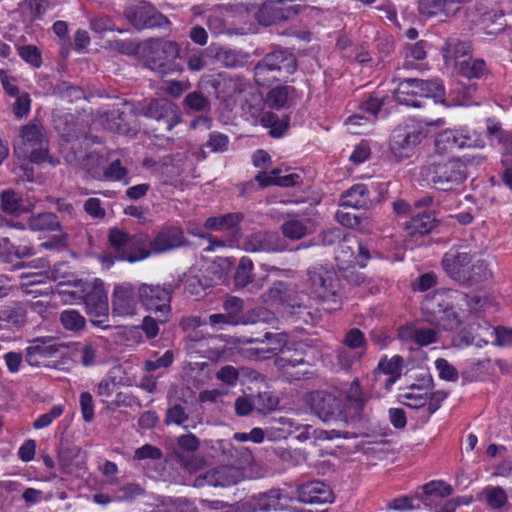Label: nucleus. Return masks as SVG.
<instances>
[{"instance_id":"59","label":"nucleus","mask_w":512,"mask_h":512,"mask_svg":"<svg viewBox=\"0 0 512 512\" xmlns=\"http://www.w3.org/2000/svg\"><path fill=\"white\" fill-rule=\"evenodd\" d=\"M127 169L121 165L119 160L111 162L108 167L102 169L101 180L120 181L127 176Z\"/></svg>"},{"instance_id":"51","label":"nucleus","mask_w":512,"mask_h":512,"mask_svg":"<svg viewBox=\"0 0 512 512\" xmlns=\"http://www.w3.org/2000/svg\"><path fill=\"white\" fill-rule=\"evenodd\" d=\"M224 99H235L247 88V83L240 77L226 78L220 84Z\"/></svg>"},{"instance_id":"11","label":"nucleus","mask_w":512,"mask_h":512,"mask_svg":"<svg viewBox=\"0 0 512 512\" xmlns=\"http://www.w3.org/2000/svg\"><path fill=\"white\" fill-rule=\"evenodd\" d=\"M109 243L116 253V258L130 263L141 261L149 256L141 238L130 236L120 229H111Z\"/></svg>"},{"instance_id":"6","label":"nucleus","mask_w":512,"mask_h":512,"mask_svg":"<svg viewBox=\"0 0 512 512\" xmlns=\"http://www.w3.org/2000/svg\"><path fill=\"white\" fill-rule=\"evenodd\" d=\"M179 286V280H173L162 285L143 283L138 287V294L144 308L154 313L161 324L168 321L171 314V297Z\"/></svg>"},{"instance_id":"32","label":"nucleus","mask_w":512,"mask_h":512,"mask_svg":"<svg viewBox=\"0 0 512 512\" xmlns=\"http://www.w3.org/2000/svg\"><path fill=\"white\" fill-rule=\"evenodd\" d=\"M341 206L354 209H366L371 204L367 186L362 183L354 184L346 190L340 199Z\"/></svg>"},{"instance_id":"54","label":"nucleus","mask_w":512,"mask_h":512,"mask_svg":"<svg viewBox=\"0 0 512 512\" xmlns=\"http://www.w3.org/2000/svg\"><path fill=\"white\" fill-rule=\"evenodd\" d=\"M282 232L285 237L291 240H298L307 234L308 229L302 221L291 219L283 223Z\"/></svg>"},{"instance_id":"46","label":"nucleus","mask_w":512,"mask_h":512,"mask_svg":"<svg viewBox=\"0 0 512 512\" xmlns=\"http://www.w3.org/2000/svg\"><path fill=\"white\" fill-rule=\"evenodd\" d=\"M261 123L270 129L273 137H281L289 127V118L286 115L278 118L274 113L267 112L262 116Z\"/></svg>"},{"instance_id":"64","label":"nucleus","mask_w":512,"mask_h":512,"mask_svg":"<svg viewBox=\"0 0 512 512\" xmlns=\"http://www.w3.org/2000/svg\"><path fill=\"white\" fill-rule=\"evenodd\" d=\"M491 334L494 336L493 344L499 347L512 346V329L499 326L492 329Z\"/></svg>"},{"instance_id":"5","label":"nucleus","mask_w":512,"mask_h":512,"mask_svg":"<svg viewBox=\"0 0 512 512\" xmlns=\"http://www.w3.org/2000/svg\"><path fill=\"white\" fill-rule=\"evenodd\" d=\"M296 70L294 55L285 50L268 53L254 68V78L259 86L279 81Z\"/></svg>"},{"instance_id":"35","label":"nucleus","mask_w":512,"mask_h":512,"mask_svg":"<svg viewBox=\"0 0 512 512\" xmlns=\"http://www.w3.org/2000/svg\"><path fill=\"white\" fill-rule=\"evenodd\" d=\"M427 43L420 40L414 44L406 45L402 51L403 63L402 67L406 70L418 69L417 61H422L427 56Z\"/></svg>"},{"instance_id":"41","label":"nucleus","mask_w":512,"mask_h":512,"mask_svg":"<svg viewBox=\"0 0 512 512\" xmlns=\"http://www.w3.org/2000/svg\"><path fill=\"white\" fill-rule=\"evenodd\" d=\"M28 226L35 232L56 231L60 229V222L55 214L47 212L31 216Z\"/></svg>"},{"instance_id":"24","label":"nucleus","mask_w":512,"mask_h":512,"mask_svg":"<svg viewBox=\"0 0 512 512\" xmlns=\"http://www.w3.org/2000/svg\"><path fill=\"white\" fill-rule=\"evenodd\" d=\"M292 500L293 498L285 490L271 489L254 498V507L264 512L281 511L287 509Z\"/></svg>"},{"instance_id":"60","label":"nucleus","mask_w":512,"mask_h":512,"mask_svg":"<svg viewBox=\"0 0 512 512\" xmlns=\"http://www.w3.org/2000/svg\"><path fill=\"white\" fill-rule=\"evenodd\" d=\"M64 412V406L61 404L54 405L47 413H44L36 418L33 423L34 429H43L52 424V422L60 417Z\"/></svg>"},{"instance_id":"22","label":"nucleus","mask_w":512,"mask_h":512,"mask_svg":"<svg viewBox=\"0 0 512 512\" xmlns=\"http://www.w3.org/2000/svg\"><path fill=\"white\" fill-rule=\"evenodd\" d=\"M297 497L300 502L307 504L332 503L334 500L330 487L318 480L298 486Z\"/></svg>"},{"instance_id":"29","label":"nucleus","mask_w":512,"mask_h":512,"mask_svg":"<svg viewBox=\"0 0 512 512\" xmlns=\"http://www.w3.org/2000/svg\"><path fill=\"white\" fill-rule=\"evenodd\" d=\"M395 101L400 105L419 108L424 106L419 94L418 79H405L394 90Z\"/></svg>"},{"instance_id":"44","label":"nucleus","mask_w":512,"mask_h":512,"mask_svg":"<svg viewBox=\"0 0 512 512\" xmlns=\"http://www.w3.org/2000/svg\"><path fill=\"white\" fill-rule=\"evenodd\" d=\"M455 69L459 74L467 78H479L486 71V65L482 59H468L458 60Z\"/></svg>"},{"instance_id":"37","label":"nucleus","mask_w":512,"mask_h":512,"mask_svg":"<svg viewBox=\"0 0 512 512\" xmlns=\"http://www.w3.org/2000/svg\"><path fill=\"white\" fill-rule=\"evenodd\" d=\"M460 129H448L439 133L435 140V147L438 153H448L462 149Z\"/></svg>"},{"instance_id":"1","label":"nucleus","mask_w":512,"mask_h":512,"mask_svg":"<svg viewBox=\"0 0 512 512\" xmlns=\"http://www.w3.org/2000/svg\"><path fill=\"white\" fill-rule=\"evenodd\" d=\"M463 305L469 312H481L489 307L490 302L478 295L468 297L456 290H438L425 296L421 310L430 324L443 330H455L463 322Z\"/></svg>"},{"instance_id":"27","label":"nucleus","mask_w":512,"mask_h":512,"mask_svg":"<svg viewBox=\"0 0 512 512\" xmlns=\"http://www.w3.org/2000/svg\"><path fill=\"white\" fill-rule=\"evenodd\" d=\"M265 301L281 302L283 306L289 309L290 314H296L299 317L309 315L310 312L302 304L298 303L295 299H288V287L283 282H276L265 293Z\"/></svg>"},{"instance_id":"49","label":"nucleus","mask_w":512,"mask_h":512,"mask_svg":"<svg viewBox=\"0 0 512 512\" xmlns=\"http://www.w3.org/2000/svg\"><path fill=\"white\" fill-rule=\"evenodd\" d=\"M62 326L69 331L78 332L85 327V318L74 309H66L60 314Z\"/></svg>"},{"instance_id":"10","label":"nucleus","mask_w":512,"mask_h":512,"mask_svg":"<svg viewBox=\"0 0 512 512\" xmlns=\"http://www.w3.org/2000/svg\"><path fill=\"white\" fill-rule=\"evenodd\" d=\"M400 401L403 405L412 408H425L428 415L435 413L446 399L444 391H432L429 383L425 385L412 384L400 393Z\"/></svg>"},{"instance_id":"48","label":"nucleus","mask_w":512,"mask_h":512,"mask_svg":"<svg viewBox=\"0 0 512 512\" xmlns=\"http://www.w3.org/2000/svg\"><path fill=\"white\" fill-rule=\"evenodd\" d=\"M487 132L492 140L503 144L507 152L512 154V132L504 131L498 122L491 119L487 121Z\"/></svg>"},{"instance_id":"25","label":"nucleus","mask_w":512,"mask_h":512,"mask_svg":"<svg viewBox=\"0 0 512 512\" xmlns=\"http://www.w3.org/2000/svg\"><path fill=\"white\" fill-rule=\"evenodd\" d=\"M66 160L75 167L86 171L92 178L101 180L104 159L99 154L72 151L66 155Z\"/></svg>"},{"instance_id":"31","label":"nucleus","mask_w":512,"mask_h":512,"mask_svg":"<svg viewBox=\"0 0 512 512\" xmlns=\"http://www.w3.org/2000/svg\"><path fill=\"white\" fill-rule=\"evenodd\" d=\"M184 242L183 232L178 227H167L162 229L152 242V248L157 253L181 246Z\"/></svg>"},{"instance_id":"63","label":"nucleus","mask_w":512,"mask_h":512,"mask_svg":"<svg viewBox=\"0 0 512 512\" xmlns=\"http://www.w3.org/2000/svg\"><path fill=\"white\" fill-rule=\"evenodd\" d=\"M362 357L363 355L355 351H347L344 348H340L336 351L337 363L344 370L350 369L355 363L359 362Z\"/></svg>"},{"instance_id":"38","label":"nucleus","mask_w":512,"mask_h":512,"mask_svg":"<svg viewBox=\"0 0 512 512\" xmlns=\"http://www.w3.org/2000/svg\"><path fill=\"white\" fill-rule=\"evenodd\" d=\"M243 220L240 212L228 213L221 216L209 217L205 221V228L214 231H230L235 229Z\"/></svg>"},{"instance_id":"61","label":"nucleus","mask_w":512,"mask_h":512,"mask_svg":"<svg viewBox=\"0 0 512 512\" xmlns=\"http://www.w3.org/2000/svg\"><path fill=\"white\" fill-rule=\"evenodd\" d=\"M461 131V146L462 148H483L485 146V137L476 131H470L466 128L460 129Z\"/></svg>"},{"instance_id":"16","label":"nucleus","mask_w":512,"mask_h":512,"mask_svg":"<svg viewBox=\"0 0 512 512\" xmlns=\"http://www.w3.org/2000/svg\"><path fill=\"white\" fill-rule=\"evenodd\" d=\"M382 105L383 99L377 96L363 101L359 106L360 113H356L346 119L345 125L347 130L352 134H365L369 132L376 114Z\"/></svg>"},{"instance_id":"34","label":"nucleus","mask_w":512,"mask_h":512,"mask_svg":"<svg viewBox=\"0 0 512 512\" xmlns=\"http://www.w3.org/2000/svg\"><path fill=\"white\" fill-rule=\"evenodd\" d=\"M295 89L292 86L279 85L272 88L266 96V103L274 109L287 107L295 97Z\"/></svg>"},{"instance_id":"12","label":"nucleus","mask_w":512,"mask_h":512,"mask_svg":"<svg viewBox=\"0 0 512 512\" xmlns=\"http://www.w3.org/2000/svg\"><path fill=\"white\" fill-rule=\"evenodd\" d=\"M423 137L422 131L414 126L398 127L393 131L390 150L398 160L410 158Z\"/></svg>"},{"instance_id":"15","label":"nucleus","mask_w":512,"mask_h":512,"mask_svg":"<svg viewBox=\"0 0 512 512\" xmlns=\"http://www.w3.org/2000/svg\"><path fill=\"white\" fill-rule=\"evenodd\" d=\"M127 20L137 29L163 27L168 19L145 1L129 6L125 12Z\"/></svg>"},{"instance_id":"40","label":"nucleus","mask_w":512,"mask_h":512,"mask_svg":"<svg viewBox=\"0 0 512 512\" xmlns=\"http://www.w3.org/2000/svg\"><path fill=\"white\" fill-rule=\"evenodd\" d=\"M491 272L482 260H472L469 269L462 275L459 283L463 285H475L488 280Z\"/></svg>"},{"instance_id":"8","label":"nucleus","mask_w":512,"mask_h":512,"mask_svg":"<svg viewBox=\"0 0 512 512\" xmlns=\"http://www.w3.org/2000/svg\"><path fill=\"white\" fill-rule=\"evenodd\" d=\"M312 293L324 302L334 304L329 309L335 310L340 307L339 280L334 268L330 265H315L308 269Z\"/></svg>"},{"instance_id":"45","label":"nucleus","mask_w":512,"mask_h":512,"mask_svg":"<svg viewBox=\"0 0 512 512\" xmlns=\"http://www.w3.org/2000/svg\"><path fill=\"white\" fill-rule=\"evenodd\" d=\"M102 124L106 129L120 134L129 132V128L124 122V113L119 109H112L105 112L102 116Z\"/></svg>"},{"instance_id":"50","label":"nucleus","mask_w":512,"mask_h":512,"mask_svg":"<svg viewBox=\"0 0 512 512\" xmlns=\"http://www.w3.org/2000/svg\"><path fill=\"white\" fill-rule=\"evenodd\" d=\"M402 366L403 358L399 355H394L390 359L382 358L377 365V371L391 376L393 378L392 382H394L395 379L400 377Z\"/></svg>"},{"instance_id":"43","label":"nucleus","mask_w":512,"mask_h":512,"mask_svg":"<svg viewBox=\"0 0 512 512\" xmlns=\"http://www.w3.org/2000/svg\"><path fill=\"white\" fill-rule=\"evenodd\" d=\"M342 344L344 347L355 351L360 355H365L367 351V340L365 334L359 328L349 329L343 339Z\"/></svg>"},{"instance_id":"21","label":"nucleus","mask_w":512,"mask_h":512,"mask_svg":"<svg viewBox=\"0 0 512 512\" xmlns=\"http://www.w3.org/2000/svg\"><path fill=\"white\" fill-rule=\"evenodd\" d=\"M474 258L465 248H450L443 256L442 267L454 281L459 282Z\"/></svg>"},{"instance_id":"39","label":"nucleus","mask_w":512,"mask_h":512,"mask_svg":"<svg viewBox=\"0 0 512 512\" xmlns=\"http://www.w3.org/2000/svg\"><path fill=\"white\" fill-rule=\"evenodd\" d=\"M471 45L466 41H458L455 43L447 42L443 48V58L447 65H454L462 59L470 58Z\"/></svg>"},{"instance_id":"52","label":"nucleus","mask_w":512,"mask_h":512,"mask_svg":"<svg viewBox=\"0 0 512 512\" xmlns=\"http://www.w3.org/2000/svg\"><path fill=\"white\" fill-rule=\"evenodd\" d=\"M422 489L425 496H434L437 498L448 497L453 492V488L450 484L440 480L430 481L423 485Z\"/></svg>"},{"instance_id":"23","label":"nucleus","mask_w":512,"mask_h":512,"mask_svg":"<svg viewBox=\"0 0 512 512\" xmlns=\"http://www.w3.org/2000/svg\"><path fill=\"white\" fill-rule=\"evenodd\" d=\"M398 339L407 345L415 344L417 346H428L438 341V332L433 328L406 325L398 329Z\"/></svg>"},{"instance_id":"42","label":"nucleus","mask_w":512,"mask_h":512,"mask_svg":"<svg viewBox=\"0 0 512 512\" xmlns=\"http://www.w3.org/2000/svg\"><path fill=\"white\" fill-rule=\"evenodd\" d=\"M419 94L424 99L432 98L435 103H443L445 89L440 80H418Z\"/></svg>"},{"instance_id":"17","label":"nucleus","mask_w":512,"mask_h":512,"mask_svg":"<svg viewBox=\"0 0 512 512\" xmlns=\"http://www.w3.org/2000/svg\"><path fill=\"white\" fill-rule=\"evenodd\" d=\"M25 361L32 367L48 366L46 360L55 357L63 347L53 337H35L28 341Z\"/></svg>"},{"instance_id":"55","label":"nucleus","mask_w":512,"mask_h":512,"mask_svg":"<svg viewBox=\"0 0 512 512\" xmlns=\"http://www.w3.org/2000/svg\"><path fill=\"white\" fill-rule=\"evenodd\" d=\"M230 139L226 134L220 132H212L204 147L213 153H223L229 148Z\"/></svg>"},{"instance_id":"9","label":"nucleus","mask_w":512,"mask_h":512,"mask_svg":"<svg viewBox=\"0 0 512 512\" xmlns=\"http://www.w3.org/2000/svg\"><path fill=\"white\" fill-rule=\"evenodd\" d=\"M311 411L323 422L348 424L349 417L342 408V401L326 391H313L306 397Z\"/></svg>"},{"instance_id":"2","label":"nucleus","mask_w":512,"mask_h":512,"mask_svg":"<svg viewBox=\"0 0 512 512\" xmlns=\"http://www.w3.org/2000/svg\"><path fill=\"white\" fill-rule=\"evenodd\" d=\"M179 52L176 42L164 39H150L141 48L144 65L161 76L182 72V66L176 63Z\"/></svg>"},{"instance_id":"7","label":"nucleus","mask_w":512,"mask_h":512,"mask_svg":"<svg viewBox=\"0 0 512 512\" xmlns=\"http://www.w3.org/2000/svg\"><path fill=\"white\" fill-rule=\"evenodd\" d=\"M73 290H60L72 298L81 299L86 306V312L91 317L107 316L109 311L108 296L103 281L95 279L91 282L74 281Z\"/></svg>"},{"instance_id":"4","label":"nucleus","mask_w":512,"mask_h":512,"mask_svg":"<svg viewBox=\"0 0 512 512\" xmlns=\"http://www.w3.org/2000/svg\"><path fill=\"white\" fill-rule=\"evenodd\" d=\"M14 152L19 158L29 159L33 163H42L46 160L53 166L59 163L58 159L48 157L44 128L35 121L22 128L21 144L15 147Z\"/></svg>"},{"instance_id":"33","label":"nucleus","mask_w":512,"mask_h":512,"mask_svg":"<svg viewBox=\"0 0 512 512\" xmlns=\"http://www.w3.org/2000/svg\"><path fill=\"white\" fill-rule=\"evenodd\" d=\"M435 224V217L429 211L413 213L411 219L405 224V229L412 236L429 233Z\"/></svg>"},{"instance_id":"57","label":"nucleus","mask_w":512,"mask_h":512,"mask_svg":"<svg viewBox=\"0 0 512 512\" xmlns=\"http://www.w3.org/2000/svg\"><path fill=\"white\" fill-rule=\"evenodd\" d=\"M19 56L34 68L42 64L41 52L35 45H23L17 48Z\"/></svg>"},{"instance_id":"56","label":"nucleus","mask_w":512,"mask_h":512,"mask_svg":"<svg viewBox=\"0 0 512 512\" xmlns=\"http://www.w3.org/2000/svg\"><path fill=\"white\" fill-rule=\"evenodd\" d=\"M253 263L248 258H242L235 271V284L238 287H245L251 280Z\"/></svg>"},{"instance_id":"58","label":"nucleus","mask_w":512,"mask_h":512,"mask_svg":"<svg viewBox=\"0 0 512 512\" xmlns=\"http://www.w3.org/2000/svg\"><path fill=\"white\" fill-rule=\"evenodd\" d=\"M280 346L250 347L243 350L246 358L251 360H265L278 354Z\"/></svg>"},{"instance_id":"28","label":"nucleus","mask_w":512,"mask_h":512,"mask_svg":"<svg viewBox=\"0 0 512 512\" xmlns=\"http://www.w3.org/2000/svg\"><path fill=\"white\" fill-rule=\"evenodd\" d=\"M462 0H419L418 10L427 17H450L460 9Z\"/></svg>"},{"instance_id":"47","label":"nucleus","mask_w":512,"mask_h":512,"mask_svg":"<svg viewBox=\"0 0 512 512\" xmlns=\"http://www.w3.org/2000/svg\"><path fill=\"white\" fill-rule=\"evenodd\" d=\"M482 495L487 505L494 510L502 508L508 502L506 492L499 486L485 487Z\"/></svg>"},{"instance_id":"53","label":"nucleus","mask_w":512,"mask_h":512,"mask_svg":"<svg viewBox=\"0 0 512 512\" xmlns=\"http://www.w3.org/2000/svg\"><path fill=\"white\" fill-rule=\"evenodd\" d=\"M209 105L210 103L208 98L198 91L188 93L183 100V106L186 109L196 112H202L207 110L209 108Z\"/></svg>"},{"instance_id":"26","label":"nucleus","mask_w":512,"mask_h":512,"mask_svg":"<svg viewBox=\"0 0 512 512\" xmlns=\"http://www.w3.org/2000/svg\"><path fill=\"white\" fill-rule=\"evenodd\" d=\"M244 248L248 252H278L285 249L280 238L270 232H256L251 234L244 242Z\"/></svg>"},{"instance_id":"13","label":"nucleus","mask_w":512,"mask_h":512,"mask_svg":"<svg viewBox=\"0 0 512 512\" xmlns=\"http://www.w3.org/2000/svg\"><path fill=\"white\" fill-rule=\"evenodd\" d=\"M244 478L243 471L239 466L223 465L199 474L194 479L195 487L206 485L213 487H227L239 483Z\"/></svg>"},{"instance_id":"36","label":"nucleus","mask_w":512,"mask_h":512,"mask_svg":"<svg viewBox=\"0 0 512 512\" xmlns=\"http://www.w3.org/2000/svg\"><path fill=\"white\" fill-rule=\"evenodd\" d=\"M345 398L350 406L354 409L352 419H359L363 411L368 397L363 392L358 379H354L349 387L345 390Z\"/></svg>"},{"instance_id":"62","label":"nucleus","mask_w":512,"mask_h":512,"mask_svg":"<svg viewBox=\"0 0 512 512\" xmlns=\"http://www.w3.org/2000/svg\"><path fill=\"white\" fill-rule=\"evenodd\" d=\"M1 208L9 214L19 213L21 211L20 198L13 191H4L1 194Z\"/></svg>"},{"instance_id":"3","label":"nucleus","mask_w":512,"mask_h":512,"mask_svg":"<svg viewBox=\"0 0 512 512\" xmlns=\"http://www.w3.org/2000/svg\"><path fill=\"white\" fill-rule=\"evenodd\" d=\"M421 177L436 189L449 191L463 183L467 177V167L460 159L431 161L421 169Z\"/></svg>"},{"instance_id":"20","label":"nucleus","mask_w":512,"mask_h":512,"mask_svg":"<svg viewBox=\"0 0 512 512\" xmlns=\"http://www.w3.org/2000/svg\"><path fill=\"white\" fill-rule=\"evenodd\" d=\"M306 345L302 342H292L290 345L280 347L279 356L275 359L276 367L284 374L300 379L303 373L293 372V369L305 364Z\"/></svg>"},{"instance_id":"18","label":"nucleus","mask_w":512,"mask_h":512,"mask_svg":"<svg viewBox=\"0 0 512 512\" xmlns=\"http://www.w3.org/2000/svg\"><path fill=\"white\" fill-rule=\"evenodd\" d=\"M138 288L131 283H121L114 287L112 294V312L120 317L136 315L139 307Z\"/></svg>"},{"instance_id":"14","label":"nucleus","mask_w":512,"mask_h":512,"mask_svg":"<svg viewBox=\"0 0 512 512\" xmlns=\"http://www.w3.org/2000/svg\"><path fill=\"white\" fill-rule=\"evenodd\" d=\"M142 114L157 122H163L167 131H171L181 121L179 107L167 98H154L142 109Z\"/></svg>"},{"instance_id":"30","label":"nucleus","mask_w":512,"mask_h":512,"mask_svg":"<svg viewBox=\"0 0 512 512\" xmlns=\"http://www.w3.org/2000/svg\"><path fill=\"white\" fill-rule=\"evenodd\" d=\"M357 247L358 239L351 234H346L338 243L335 260L340 269L346 270L355 266V263H357Z\"/></svg>"},{"instance_id":"19","label":"nucleus","mask_w":512,"mask_h":512,"mask_svg":"<svg viewBox=\"0 0 512 512\" xmlns=\"http://www.w3.org/2000/svg\"><path fill=\"white\" fill-rule=\"evenodd\" d=\"M223 309L224 313L231 315L238 325L255 324L258 322L270 323L274 320V314L264 307L241 314L243 301L235 296H231L224 301Z\"/></svg>"}]
</instances>
